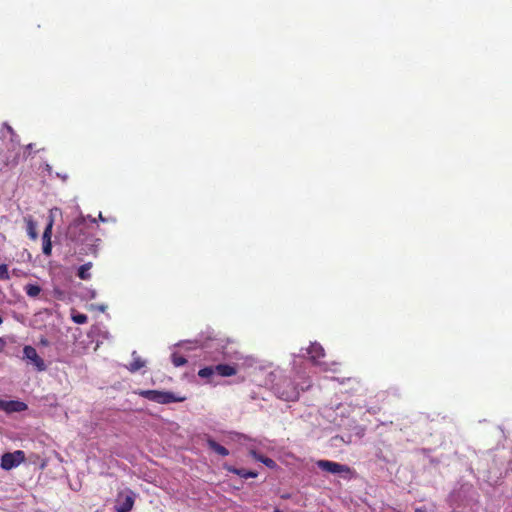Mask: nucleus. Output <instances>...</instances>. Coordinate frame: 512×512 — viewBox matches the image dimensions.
I'll return each mask as SVG.
<instances>
[{"label":"nucleus","mask_w":512,"mask_h":512,"mask_svg":"<svg viewBox=\"0 0 512 512\" xmlns=\"http://www.w3.org/2000/svg\"><path fill=\"white\" fill-rule=\"evenodd\" d=\"M41 343H42V345H44V346H48V345H49V342H48L46 339H42V340H41Z\"/></svg>","instance_id":"obj_29"},{"label":"nucleus","mask_w":512,"mask_h":512,"mask_svg":"<svg viewBox=\"0 0 512 512\" xmlns=\"http://www.w3.org/2000/svg\"><path fill=\"white\" fill-rule=\"evenodd\" d=\"M96 295H97V292H96V290H94V289H89V290L87 291V296H88L90 299H94V298L96 297Z\"/></svg>","instance_id":"obj_25"},{"label":"nucleus","mask_w":512,"mask_h":512,"mask_svg":"<svg viewBox=\"0 0 512 512\" xmlns=\"http://www.w3.org/2000/svg\"><path fill=\"white\" fill-rule=\"evenodd\" d=\"M230 472L234 473V474H237L238 476L242 477V478H254L257 476V473L254 472V471H247L245 469H238V468H229L228 469Z\"/></svg>","instance_id":"obj_18"},{"label":"nucleus","mask_w":512,"mask_h":512,"mask_svg":"<svg viewBox=\"0 0 512 512\" xmlns=\"http://www.w3.org/2000/svg\"><path fill=\"white\" fill-rule=\"evenodd\" d=\"M0 133L2 138H6L7 135H9L12 142H15L17 144L19 143L18 136L15 134L13 128L7 123H3Z\"/></svg>","instance_id":"obj_14"},{"label":"nucleus","mask_w":512,"mask_h":512,"mask_svg":"<svg viewBox=\"0 0 512 512\" xmlns=\"http://www.w3.org/2000/svg\"><path fill=\"white\" fill-rule=\"evenodd\" d=\"M24 290L26 292V294L31 297V298H36L39 296L40 292H41V287L37 284H27L25 287H24Z\"/></svg>","instance_id":"obj_17"},{"label":"nucleus","mask_w":512,"mask_h":512,"mask_svg":"<svg viewBox=\"0 0 512 512\" xmlns=\"http://www.w3.org/2000/svg\"><path fill=\"white\" fill-rule=\"evenodd\" d=\"M24 220L26 223V231L28 236L33 240L37 239L38 234L36 222L32 219L31 216L25 217Z\"/></svg>","instance_id":"obj_12"},{"label":"nucleus","mask_w":512,"mask_h":512,"mask_svg":"<svg viewBox=\"0 0 512 512\" xmlns=\"http://www.w3.org/2000/svg\"><path fill=\"white\" fill-rule=\"evenodd\" d=\"M53 221L50 220L42 235V241L51 240Z\"/></svg>","instance_id":"obj_22"},{"label":"nucleus","mask_w":512,"mask_h":512,"mask_svg":"<svg viewBox=\"0 0 512 512\" xmlns=\"http://www.w3.org/2000/svg\"><path fill=\"white\" fill-rule=\"evenodd\" d=\"M26 149H32V144H28V145L26 146Z\"/></svg>","instance_id":"obj_33"},{"label":"nucleus","mask_w":512,"mask_h":512,"mask_svg":"<svg viewBox=\"0 0 512 512\" xmlns=\"http://www.w3.org/2000/svg\"><path fill=\"white\" fill-rule=\"evenodd\" d=\"M171 358H172V362H173L174 366H176V367L183 366L187 363V360L183 356H180L176 353H173Z\"/></svg>","instance_id":"obj_21"},{"label":"nucleus","mask_w":512,"mask_h":512,"mask_svg":"<svg viewBox=\"0 0 512 512\" xmlns=\"http://www.w3.org/2000/svg\"><path fill=\"white\" fill-rule=\"evenodd\" d=\"M71 317L76 324H85L88 320L87 315L75 311L72 312Z\"/></svg>","instance_id":"obj_20"},{"label":"nucleus","mask_w":512,"mask_h":512,"mask_svg":"<svg viewBox=\"0 0 512 512\" xmlns=\"http://www.w3.org/2000/svg\"><path fill=\"white\" fill-rule=\"evenodd\" d=\"M67 238L74 242L77 245H87L90 246L88 250H85V253L88 251H92V244H89L90 234L88 232V224L86 222V218L81 216L75 219L67 228L66 232Z\"/></svg>","instance_id":"obj_1"},{"label":"nucleus","mask_w":512,"mask_h":512,"mask_svg":"<svg viewBox=\"0 0 512 512\" xmlns=\"http://www.w3.org/2000/svg\"><path fill=\"white\" fill-rule=\"evenodd\" d=\"M99 219H100L101 221H105V219L103 218V216H102V214H101V213L99 214Z\"/></svg>","instance_id":"obj_31"},{"label":"nucleus","mask_w":512,"mask_h":512,"mask_svg":"<svg viewBox=\"0 0 512 512\" xmlns=\"http://www.w3.org/2000/svg\"><path fill=\"white\" fill-rule=\"evenodd\" d=\"M415 512H428L426 508L420 507L415 510Z\"/></svg>","instance_id":"obj_28"},{"label":"nucleus","mask_w":512,"mask_h":512,"mask_svg":"<svg viewBox=\"0 0 512 512\" xmlns=\"http://www.w3.org/2000/svg\"><path fill=\"white\" fill-rule=\"evenodd\" d=\"M207 445L211 450H213L215 453L221 456L229 455V451L224 446L220 445L210 437L207 438Z\"/></svg>","instance_id":"obj_13"},{"label":"nucleus","mask_w":512,"mask_h":512,"mask_svg":"<svg viewBox=\"0 0 512 512\" xmlns=\"http://www.w3.org/2000/svg\"><path fill=\"white\" fill-rule=\"evenodd\" d=\"M145 399L159 403L169 404L173 402H183L187 399L186 396H180L172 392L158 391V390H143L139 393Z\"/></svg>","instance_id":"obj_2"},{"label":"nucleus","mask_w":512,"mask_h":512,"mask_svg":"<svg viewBox=\"0 0 512 512\" xmlns=\"http://www.w3.org/2000/svg\"><path fill=\"white\" fill-rule=\"evenodd\" d=\"M96 308H97L99 311H101V312H105V310H106L107 306H106V305H104V304H101V305H98Z\"/></svg>","instance_id":"obj_26"},{"label":"nucleus","mask_w":512,"mask_h":512,"mask_svg":"<svg viewBox=\"0 0 512 512\" xmlns=\"http://www.w3.org/2000/svg\"><path fill=\"white\" fill-rule=\"evenodd\" d=\"M198 375L201 378H209L213 375H216L215 366H208L200 369Z\"/></svg>","instance_id":"obj_19"},{"label":"nucleus","mask_w":512,"mask_h":512,"mask_svg":"<svg viewBox=\"0 0 512 512\" xmlns=\"http://www.w3.org/2000/svg\"><path fill=\"white\" fill-rule=\"evenodd\" d=\"M2 322H3V320H2V318L0 317V325L2 324Z\"/></svg>","instance_id":"obj_34"},{"label":"nucleus","mask_w":512,"mask_h":512,"mask_svg":"<svg viewBox=\"0 0 512 512\" xmlns=\"http://www.w3.org/2000/svg\"><path fill=\"white\" fill-rule=\"evenodd\" d=\"M88 218L90 219V221H91L92 223H95V222H96V219H95V218H92L91 216H88Z\"/></svg>","instance_id":"obj_30"},{"label":"nucleus","mask_w":512,"mask_h":512,"mask_svg":"<svg viewBox=\"0 0 512 512\" xmlns=\"http://www.w3.org/2000/svg\"><path fill=\"white\" fill-rule=\"evenodd\" d=\"M42 251L47 256H49L51 254V251H52L51 240L43 241Z\"/></svg>","instance_id":"obj_24"},{"label":"nucleus","mask_w":512,"mask_h":512,"mask_svg":"<svg viewBox=\"0 0 512 512\" xmlns=\"http://www.w3.org/2000/svg\"><path fill=\"white\" fill-rule=\"evenodd\" d=\"M215 372L216 375H219L221 377H230L237 373V370L235 366L228 365V364H218L215 365Z\"/></svg>","instance_id":"obj_10"},{"label":"nucleus","mask_w":512,"mask_h":512,"mask_svg":"<svg viewBox=\"0 0 512 512\" xmlns=\"http://www.w3.org/2000/svg\"><path fill=\"white\" fill-rule=\"evenodd\" d=\"M10 278L8 267L6 264L0 265V279L1 280H8Z\"/></svg>","instance_id":"obj_23"},{"label":"nucleus","mask_w":512,"mask_h":512,"mask_svg":"<svg viewBox=\"0 0 512 512\" xmlns=\"http://www.w3.org/2000/svg\"><path fill=\"white\" fill-rule=\"evenodd\" d=\"M316 465L319 469L328 472L330 474L341 475L346 478L351 473L349 466L340 464L329 460H318Z\"/></svg>","instance_id":"obj_3"},{"label":"nucleus","mask_w":512,"mask_h":512,"mask_svg":"<svg viewBox=\"0 0 512 512\" xmlns=\"http://www.w3.org/2000/svg\"><path fill=\"white\" fill-rule=\"evenodd\" d=\"M27 409V405L24 402L21 401H15V400H0V410H3L7 413L12 412H22Z\"/></svg>","instance_id":"obj_8"},{"label":"nucleus","mask_w":512,"mask_h":512,"mask_svg":"<svg viewBox=\"0 0 512 512\" xmlns=\"http://www.w3.org/2000/svg\"><path fill=\"white\" fill-rule=\"evenodd\" d=\"M25 460V453L21 450L14 451L12 453L8 452L2 455L1 457V467L4 470H10L12 468L17 467Z\"/></svg>","instance_id":"obj_5"},{"label":"nucleus","mask_w":512,"mask_h":512,"mask_svg":"<svg viewBox=\"0 0 512 512\" xmlns=\"http://www.w3.org/2000/svg\"><path fill=\"white\" fill-rule=\"evenodd\" d=\"M24 357L30 360L39 371L46 369L45 363L42 358L39 357L37 351L32 346H25L23 349Z\"/></svg>","instance_id":"obj_7"},{"label":"nucleus","mask_w":512,"mask_h":512,"mask_svg":"<svg viewBox=\"0 0 512 512\" xmlns=\"http://www.w3.org/2000/svg\"><path fill=\"white\" fill-rule=\"evenodd\" d=\"M92 267V263L88 262L81 265L78 269L77 275L82 280H88L91 278L90 269Z\"/></svg>","instance_id":"obj_16"},{"label":"nucleus","mask_w":512,"mask_h":512,"mask_svg":"<svg viewBox=\"0 0 512 512\" xmlns=\"http://www.w3.org/2000/svg\"><path fill=\"white\" fill-rule=\"evenodd\" d=\"M132 357H133V362L130 363V365L127 366L126 368L130 372L135 373L138 370H140L141 368H143L146 365V362L144 360H142L140 356H138L136 351L132 352Z\"/></svg>","instance_id":"obj_11"},{"label":"nucleus","mask_w":512,"mask_h":512,"mask_svg":"<svg viewBox=\"0 0 512 512\" xmlns=\"http://www.w3.org/2000/svg\"><path fill=\"white\" fill-rule=\"evenodd\" d=\"M250 454H251V456H252L254 459H256V460H258V461L262 462V463H263L264 465H266L267 467H269V468H274V467H276V462H275L273 459L268 458V457H265V456H262V455L258 454L255 450H251V451H250Z\"/></svg>","instance_id":"obj_15"},{"label":"nucleus","mask_w":512,"mask_h":512,"mask_svg":"<svg viewBox=\"0 0 512 512\" xmlns=\"http://www.w3.org/2000/svg\"><path fill=\"white\" fill-rule=\"evenodd\" d=\"M5 345H6L5 341L2 338H0V351H2L4 349Z\"/></svg>","instance_id":"obj_27"},{"label":"nucleus","mask_w":512,"mask_h":512,"mask_svg":"<svg viewBox=\"0 0 512 512\" xmlns=\"http://www.w3.org/2000/svg\"><path fill=\"white\" fill-rule=\"evenodd\" d=\"M103 336H104L105 338H109V333H108V332H105Z\"/></svg>","instance_id":"obj_32"},{"label":"nucleus","mask_w":512,"mask_h":512,"mask_svg":"<svg viewBox=\"0 0 512 512\" xmlns=\"http://www.w3.org/2000/svg\"><path fill=\"white\" fill-rule=\"evenodd\" d=\"M275 391L277 396L285 401H296L300 394L298 388L289 380L277 385Z\"/></svg>","instance_id":"obj_4"},{"label":"nucleus","mask_w":512,"mask_h":512,"mask_svg":"<svg viewBox=\"0 0 512 512\" xmlns=\"http://www.w3.org/2000/svg\"><path fill=\"white\" fill-rule=\"evenodd\" d=\"M310 359L317 363V359L324 356V349L319 343H312L311 346L306 350Z\"/></svg>","instance_id":"obj_9"},{"label":"nucleus","mask_w":512,"mask_h":512,"mask_svg":"<svg viewBox=\"0 0 512 512\" xmlns=\"http://www.w3.org/2000/svg\"><path fill=\"white\" fill-rule=\"evenodd\" d=\"M134 504V494L131 491L125 493H119L115 509L117 512H129Z\"/></svg>","instance_id":"obj_6"}]
</instances>
